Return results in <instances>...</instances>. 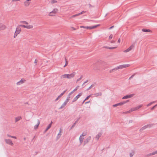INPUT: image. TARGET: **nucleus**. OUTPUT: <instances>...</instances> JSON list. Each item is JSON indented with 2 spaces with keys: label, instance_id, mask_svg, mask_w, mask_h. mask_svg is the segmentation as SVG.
Segmentation results:
<instances>
[{
  "label": "nucleus",
  "instance_id": "f257e3e1",
  "mask_svg": "<svg viewBox=\"0 0 157 157\" xmlns=\"http://www.w3.org/2000/svg\"><path fill=\"white\" fill-rule=\"evenodd\" d=\"M70 96H69V95H68L67 97V98L66 99V101H64V102L62 104L61 106L59 108V109H60L63 107H64L67 105V103L68 102V101L70 100Z\"/></svg>",
  "mask_w": 157,
  "mask_h": 157
},
{
  "label": "nucleus",
  "instance_id": "f03ea898",
  "mask_svg": "<svg viewBox=\"0 0 157 157\" xmlns=\"http://www.w3.org/2000/svg\"><path fill=\"white\" fill-rule=\"evenodd\" d=\"M142 106V105H140L139 106L134 108H132L130 109L129 111H127V112H128L129 113H130L136 110L139 109Z\"/></svg>",
  "mask_w": 157,
  "mask_h": 157
},
{
  "label": "nucleus",
  "instance_id": "7ed1b4c3",
  "mask_svg": "<svg viewBox=\"0 0 157 157\" xmlns=\"http://www.w3.org/2000/svg\"><path fill=\"white\" fill-rule=\"evenodd\" d=\"M130 66V65L129 64H123L120 66H119L116 67L117 69H122L123 68L128 67Z\"/></svg>",
  "mask_w": 157,
  "mask_h": 157
},
{
  "label": "nucleus",
  "instance_id": "20e7f679",
  "mask_svg": "<svg viewBox=\"0 0 157 157\" xmlns=\"http://www.w3.org/2000/svg\"><path fill=\"white\" fill-rule=\"evenodd\" d=\"M82 93H79L77 96H76L73 99L72 102H74L76 101L77 99L82 95Z\"/></svg>",
  "mask_w": 157,
  "mask_h": 157
},
{
  "label": "nucleus",
  "instance_id": "39448f33",
  "mask_svg": "<svg viewBox=\"0 0 157 157\" xmlns=\"http://www.w3.org/2000/svg\"><path fill=\"white\" fill-rule=\"evenodd\" d=\"M91 139V137L90 136H88L86 139L84 141V144L83 146H84L86 144L88 143Z\"/></svg>",
  "mask_w": 157,
  "mask_h": 157
},
{
  "label": "nucleus",
  "instance_id": "423d86ee",
  "mask_svg": "<svg viewBox=\"0 0 157 157\" xmlns=\"http://www.w3.org/2000/svg\"><path fill=\"white\" fill-rule=\"evenodd\" d=\"M5 141L6 144H9L11 146H13V144L12 141L10 139H6Z\"/></svg>",
  "mask_w": 157,
  "mask_h": 157
},
{
  "label": "nucleus",
  "instance_id": "0eeeda50",
  "mask_svg": "<svg viewBox=\"0 0 157 157\" xmlns=\"http://www.w3.org/2000/svg\"><path fill=\"white\" fill-rule=\"evenodd\" d=\"M134 95V94H133L126 95L124 96L122 98V99H125L130 98H132V97Z\"/></svg>",
  "mask_w": 157,
  "mask_h": 157
},
{
  "label": "nucleus",
  "instance_id": "6e6552de",
  "mask_svg": "<svg viewBox=\"0 0 157 157\" xmlns=\"http://www.w3.org/2000/svg\"><path fill=\"white\" fill-rule=\"evenodd\" d=\"M58 9H55L53 11H51L49 13V16H53L54 15V14H51V13L55 14L58 11Z\"/></svg>",
  "mask_w": 157,
  "mask_h": 157
},
{
  "label": "nucleus",
  "instance_id": "1a4fd4ad",
  "mask_svg": "<svg viewBox=\"0 0 157 157\" xmlns=\"http://www.w3.org/2000/svg\"><path fill=\"white\" fill-rule=\"evenodd\" d=\"M134 47V45L133 44L131 45L130 47L127 49L126 50L124 51V52H129L130 50H132V49L133 48V47Z\"/></svg>",
  "mask_w": 157,
  "mask_h": 157
},
{
  "label": "nucleus",
  "instance_id": "9d476101",
  "mask_svg": "<svg viewBox=\"0 0 157 157\" xmlns=\"http://www.w3.org/2000/svg\"><path fill=\"white\" fill-rule=\"evenodd\" d=\"M52 122V121L51 123L48 125L46 128L45 129V131H44V133H45L51 127Z\"/></svg>",
  "mask_w": 157,
  "mask_h": 157
},
{
  "label": "nucleus",
  "instance_id": "9b49d317",
  "mask_svg": "<svg viewBox=\"0 0 157 157\" xmlns=\"http://www.w3.org/2000/svg\"><path fill=\"white\" fill-rule=\"evenodd\" d=\"M25 81V80L24 79L22 78L21 80L17 82V85H20L24 83Z\"/></svg>",
  "mask_w": 157,
  "mask_h": 157
},
{
  "label": "nucleus",
  "instance_id": "f8f14e48",
  "mask_svg": "<svg viewBox=\"0 0 157 157\" xmlns=\"http://www.w3.org/2000/svg\"><path fill=\"white\" fill-rule=\"evenodd\" d=\"M21 28H20V27L18 25L17 28L16 29V31L15 32H16L17 33L19 34L21 32Z\"/></svg>",
  "mask_w": 157,
  "mask_h": 157
},
{
  "label": "nucleus",
  "instance_id": "ddd939ff",
  "mask_svg": "<svg viewBox=\"0 0 157 157\" xmlns=\"http://www.w3.org/2000/svg\"><path fill=\"white\" fill-rule=\"evenodd\" d=\"M30 1L29 0H26L24 2L25 6H28L30 3Z\"/></svg>",
  "mask_w": 157,
  "mask_h": 157
},
{
  "label": "nucleus",
  "instance_id": "4468645a",
  "mask_svg": "<svg viewBox=\"0 0 157 157\" xmlns=\"http://www.w3.org/2000/svg\"><path fill=\"white\" fill-rule=\"evenodd\" d=\"M102 134V133L99 132L97 135H96L95 137V139H96L97 140H98L99 138L101 136Z\"/></svg>",
  "mask_w": 157,
  "mask_h": 157
},
{
  "label": "nucleus",
  "instance_id": "2eb2a0df",
  "mask_svg": "<svg viewBox=\"0 0 157 157\" xmlns=\"http://www.w3.org/2000/svg\"><path fill=\"white\" fill-rule=\"evenodd\" d=\"M40 124V121L39 120H37V124L34 126V129L35 130L36 129L38 128V127Z\"/></svg>",
  "mask_w": 157,
  "mask_h": 157
},
{
  "label": "nucleus",
  "instance_id": "dca6fc26",
  "mask_svg": "<svg viewBox=\"0 0 157 157\" xmlns=\"http://www.w3.org/2000/svg\"><path fill=\"white\" fill-rule=\"evenodd\" d=\"M142 31L144 32H151L152 31L148 29H143L142 30Z\"/></svg>",
  "mask_w": 157,
  "mask_h": 157
},
{
  "label": "nucleus",
  "instance_id": "f3484780",
  "mask_svg": "<svg viewBox=\"0 0 157 157\" xmlns=\"http://www.w3.org/2000/svg\"><path fill=\"white\" fill-rule=\"evenodd\" d=\"M75 74L76 73H75V72H73L72 73H71L70 74H69V77L70 78L69 79H71V78L74 77L75 75Z\"/></svg>",
  "mask_w": 157,
  "mask_h": 157
},
{
  "label": "nucleus",
  "instance_id": "a211bd4d",
  "mask_svg": "<svg viewBox=\"0 0 157 157\" xmlns=\"http://www.w3.org/2000/svg\"><path fill=\"white\" fill-rule=\"evenodd\" d=\"M69 74H64L62 75L61 78H62V77L63 78H67L69 79L70 78L69 77Z\"/></svg>",
  "mask_w": 157,
  "mask_h": 157
},
{
  "label": "nucleus",
  "instance_id": "6ab92c4d",
  "mask_svg": "<svg viewBox=\"0 0 157 157\" xmlns=\"http://www.w3.org/2000/svg\"><path fill=\"white\" fill-rule=\"evenodd\" d=\"M79 87V86H78L77 87H76L68 95H69V96L71 95V94H72L75 91L77 90L78 89V87Z\"/></svg>",
  "mask_w": 157,
  "mask_h": 157
},
{
  "label": "nucleus",
  "instance_id": "aec40b11",
  "mask_svg": "<svg viewBox=\"0 0 157 157\" xmlns=\"http://www.w3.org/2000/svg\"><path fill=\"white\" fill-rule=\"evenodd\" d=\"M104 48H106L109 49H115L117 47H109L107 46H104L103 47Z\"/></svg>",
  "mask_w": 157,
  "mask_h": 157
},
{
  "label": "nucleus",
  "instance_id": "412c9836",
  "mask_svg": "<svg viewBox=\"0 0 157 157\" xmlns=\"http://www.w3.org/2000/svg\"><path fill=\"white\" fill-rule=\"evenodd\" d=\"M102 93L101 92H99L96 93L94 94V95L96 97H98V96H101L102 95Z\"/></svg>",
  "mask_w": 157,
  "mask_h": 157
},
{
  "label": "nucleus",
  "instance_id": "4be33fe9",
  "mask_svg": "<svg viewBox=\"0 0 157 157\" xmlns=\"http://www.w3.org/2000/svg\"><path fill=\"white\" fill-rule=\"evenodd\" d=\"M15 122H17L19 121L21 119H22V118L21 116H18V117H15Z\"/></svg>",
  "mask_w": 157,
  "mask_h": 157
},
{
  "label": "nucleus",
  "instance_id": "5701e85b",
  "mask_svg": "<svg viewBox=\"0 0 157 157\" xmlns=\"http://www.w3.org/2000/svg\"><path fill=\"white\" fill-rule=\"evenodd\" d=\"M6 28L5 26L2 24H0V30H3Z\"/></svg>",
  "mask_w": 157,
  "mask_h": 157
},
{
  "label": "nucleus",
  "instance_id": "b1692460",
  "mask_svg": "<svg viewBox=\"0 0 157 157\" xmlns=\"http://www.w3.org/2000/svg\"><path fill=\"white\" fill-rule=\"evenodd\" d=\"M147 128V127L146 125H145L144 126H143V127H142L141 129H140V132H141Z\"/></svg>",
  "mask_w": 157,
  "mask_h": 157
},
{
  "label": "nucleus",
  "instance_id": "393cba45",
  "mask_svg": "<svg viewBox=\"0 0 157 157\" xmlns=\"http://www.w3.org/2000/svg\"><path fill=\"white\" fill-rule=\"evenodd\" d=\"M117 70V68L116 67L112 69H111V70H110V71H109V72L111 73H112L113 72H114L115 71H116Z\"/></svg>",
  "mask_w": 157,
  "mask_h": 157
},
{
  "label": "nucleus",
  "instance_id": "a878e982",
  "mask_svg": "<svg viewBox=\"0 0 157 157\" xmlns=\"http://www.w3.org/2000/svg\"><path fill=\"white\" fill-rule=\"evenodd\" d=\"M62 94H60L55 99V101H58L59 99L63 96Z\"/></svg>",
  "mask_w": 157,
  "mask_h": 157
},
{
  "label": "nucleus",
  "instance_id": "bb28decb",
  "mask_svg": "<svg viewBox=\"0 0 157 157\" xmlns=\"http://www.w3.org/2000/svg\"><path fill=\"white\" fill-rule=\"evenodd\" d=\"M99 25H100L98 24V25H94L93 26H91V27L90 26V29H95V28H96V27H98Z\"/></svg>",
  "mask_w": 157,
  "mask_h": 157
},
{
  "label": "nucleus",
  "instance_id": "cd10ccee",
  "mask_svg": "<svg viewBox=\"0 0 157 157\" xmlns=\"http://www.w3.org/2000/svg\"><path fill=\"white\" fill-rule=\"evenodd\" d=\"M80 28H86L87 29H90V26H81L80 27Z\"/></svg>",
  "mask_w": 157,
  "mask_h": 157
},
{
  "label": "nucleus",
  "instance_id": "c85d7f7f",
  "mask_svg": "<svg viewBox=\"0 0 157 157\" xmlns=\"http://www.w3.org/2000/svg\"><path fill=\"white\" fill-rule=\"evenodd\" d=\"M83 138H82L80 136L79 140L80 141V142L81 144H82L83 142Z\"/></svg>",
  "mask_w": 157,
  "mask_h": 157
},
{
  "label": "nucleus",
  "instance_id": "c756f323",
  "mask_svg": "<svg viewBox=\"0 0 157 157\" xmlns=\"http://www.w3.org/2000/svg\"><path fill=\"white\" fill-rule=\"evenodd\" d=\"M26 28L28 29L32 28L33 27V26L32 25H26Z\"/></svg>",
  "mask_w": 157,
  "mask_h": 157
},
{
  "label": "nucleus",
  "instance_id": "7c9ffc66",
  "mask_svg": "<svg viewBox=\"0 0 157 157\" xmlns=\"http://www.w3.org/2000/svg\"><path fill=\"white\" fill-rule=\"evenodd\" d=\"M147 127V128H150L152 127L153 125H154V124H150L146 125Z\"/></svg>",
  "mask_w": 157,
  "mask_h": 157
},
{
  "label": "nucleus",
  "instance_id": "2f4dec72",
  "mask_svg": "<svg viewBox=\"0 0 157 157\" xmlns=\"http://www.w3.org/2000/svg\"><path fill=\"white\" fill-rule=\"evenodd\" d=\"M65 64L64 65V66H63L64 67H66V66H67V64H68V61H67V59H66V57H65Z\"/></svg>",
  "mask_w": 157,
  "mask_h": 157
},
{
  "label": "nucleus",
  "instance_id": "473e14b6",
  "mask_svg": "<svg viewBox=\"0 0 157 157\" xmlns=\"http://www.w3.org/2000/svg\"><path fill=\"white\" fill-rule=\"evenodd\" d=\"M94 86V84H92L90 86L89 88H88L87 89V90H90L91 88H92V87H93Z\"/></svg>",
  "mask_w": 157,
  "mask_h": 157
},
{
  "label": "nucleus",
  "instance_id": "72a5a7b5",
  "mask_svg": "<svg viewBox=\"0 0 157 157\" xmlns=\"http://www.w3.org/2000/svg\"><path fill=\"white\" fill-rule=\"evenodd\" d=\"M20 23H23L26 25L28 24V22L25 21H20Z\"/></svg>",
  "mask_w": 157,
  "mask_h": 157
},
{
  "label": "nucleus",
  "instance_id": "f704fd0d",
  "mask_svg": "<svg viewBox=\"0 0 157 157\" xmlns=\"http://www.w3.org/2000/svg\"><path fill=\"white\" fill-rule=\"evenodd\" d=\"M155 101H152V102H151L150 103H149L147 105V107L149 106H150L151 104H153V103H155Z\"/></svg>",
  "mask_w": 157,
  "mask_h": 157
},
{
  "label": "nucleus",
  "instance_id": "c9c22d12",
  "mask_svg": "<svg viewBox=\"0 0 157 157\" xmlns=\"http://www.w3.org/2000/svg\"><path fill=\"white\" fill-rule=\"evenodd\" d=\"M119 105H120L119 103L113 105V106L114 107H115Z\"/></svg>",
  "mask_w": 157,
  "mask_h": 157
},
{
  "label": "nucleus",
  "instance_id": "e433bc0d",
  "mask_svg": "<svg viewBox=\"0 0 157 157\" xmlns=\"http://www.w3.org/2000/svg\"><path fill=\"white\" fill-rule=\"evenodd\" d=\"M120 105H122L125 104V102L124 101H121L119 103Z\"/></svg>",
  "mask_w": 157,
  "mask_h": 157
},
{
  "label": "nucleus",
  "instance_id": "4c0bfd02",
  "mask_svg": "<svg viewBox=\"0 0 157 157\" xmlns=\"http://www.w3.org/2000/svg\"><path fill=\"white\" fill-rule=\"evenodd\" d=\"M91 96V95H90L88 96H87L86 98L84 100V101H86Z\"/></svg>",
  "mask_w": 157,
  "mask_h": 157
},
{
  "label": "nucleus",
  "instance_id": "58836bf2",
  "mask_svg": "<svg viewBox=\"0 0 157 157\" xmlns=\"http://www.w3.org/2000/svg\"><path fill=\"white\" fill-rule=\"evenodd\" d=\"M18 26L20 27H22L24 28H26V25H18Z\"/></svg>",
  "mask_w": 157,
  "mask_h": 157
},
{
  "label": "nucleus",
  "instance_id": "ea45409f",
  "mask_svg": "<svg viewBox=\"0 0 157 157\" xmlns=\"http://www.w3.org/2000/svg\"><path fill=\"white\" fill-rule=\"evenodd\" d=\"M79 15V13H78V14H75V15H72V17H75L78 16Z\"/></svg>",
  "mask_w": 157,
  "mask_h": 157
},
{
  "label": "nucleus",
  "instance_id": "a19ab883",
  "mask_svg": "<svg viewBox=\"0 0 157 157\" xmlns=\"http://www.w3.org/2000/svg\"><path fill=\"white\" fill-rule=\"evenodd\" d=\"M157 153V151H153L152 153H151L152 155H154Z\"/></svg>",
  "mask_w": 157,
  "mask_h": 157
},
{
  "label": "nucleus",
  "instance_id": "79ce46f5",
  "mask_svg": "<svg viewBox=\"0 0 157 157\" xmlns=\"http://www.w3.org/2000/svg\"><path fill=\"white\" fill-rule=\"evenodd\" d=\"M157 106V105H155L153 107H152L151 109V110H153V109H154Z\"/></svg>",
  "mask_w": 157,
  "mask_h": 157
},
{
  "label": "nucleus",
  "instance_id": "37998d69",
  "mask_svg": "<svg viewBox=\"0 0 157 157\" xmlns=\"http://www.w3.org/2000/svg\"><path fill=\"white\" fill-rule=\"evenodd\" d=\"M19 34L17 33L16 32H15V33H14V36L13 37L14 38H15L17 35L18 34Z\"/></svg>",
  "mask_w": 157,
  "mask_h": 157
},
{
  "label": "nucleus",
  "instance_id": "c03bdc74",
  "mask_svg": "<svg viewBox=\"0 0 157 157\" xmlns=\"http://www.w3.org/2000/svg\"><path fill=\"white\" fill-rule=\"evenodd\" d=\"M82 77H83L81 75V77L80 78H78L77 79V82H78V81H79L82 78Z\"/></svg>",
  "mask_w": 157,
  "mask_h": 157
},
{
  "label": "nucleus",
  "instance_id": "a18cd8bd",
  "mask_svg": "<svg viewBox=\"0 0 157 157\" xmlns=\"http://www.w3.org/2000/svg\"><path fill=\"white\" fill-rule=\"evenodd\" d=\"M52 0L51 2L53 4L56 3L57 2V1H56V0Z\"/></svg>",
  "mask_w": 157,
  "mask_h": 157
},
{
  "label": "nucleus",
  "instance_id": "49530a36",
  "mask_svg": "<svg viewBox=\"0 0 157 157\" xmlns=\"http://www.w3.org/2000/svg\"><path fill=\"white\" fill-rule=\"evenodd\" d=\"M152 155L151 153L148 154L145 156V157H148Z\"/></svg>",
  "mask_w": 157,
  "mask_h": 157
},
{
  "label": "nucleus",
  "instance_id": "de8ad7c7",
  "mask_svg": "<svg viewBox=\"0 0 157 157\" xmlns=\"http://www.w3.org/2000/svg\"><path fill=\"white\" fill-rule=\"evenodd\" d=\"M86 135V133H83L80 136V137L82 136H85Z\"/></svg>",
  "mask_w": 157,
  "mask_h": 157
},
{
  "label": "nucleus",
  "instance_id": "09e8293b",
  "mask_svg": "<svg viewBox=\"0 0 157 157\" xmlns=\"http://www.w3.org/2000/svg\"><path fill=\"white\" fill-rule=\"evenodd\" d=\"M135 74L132 75L129 78V80H130L132 78H133V77L134 76Z\"/></svg>",
  "mask_w": 157,
  "mask_h": 157
},
{
  "label": "nucleus",
  "instance_id": "8fccbe9b",
  "mask_svg": "<svg viewBox=\"0 0 157 157\" xmlns=\"http://www.w3.org/2000/svg\"><path fill=\"white\" fill-rule=\"evenodd\" d=\"M113 35L112 34H111L109 36V40L113 38Z\"/></svg>",
  "mask_w": 157,
  "mask_h": 157
},
{
  "label": "nucleus",
  "instance_id": "3c124183",
  "mask_svg": "<svg viewBox=\"0 0 157 157\" xmlns=\"http://www.w3.org/2000/svg\"><path fill=\"white\" fill-rule=\"evenodd\" d=\"M86 12V11H82V12H81V13H79V14L80 15V14H82L83 13H84L85 12Z\"/></svg>",
  "mask_w": 157,
  "mask_h": 157
},
{
  "label": "nucleus",
  "instance_id": "603ef678",
  "mask_svg": "<svg viewBox=\"0 0 157 157\" xmlns=\"http://www.w3.org/2000/svg\"><path fill=\"white\" fill-rule=\"evenodd\" d=\"M79 119H80V118H78L77 119V120L74 123H75V124H76L77 123V122L79 120Z\"/></svg>",
  "mask_w": 157,
  "mask_h": 157
},
{
  "label": "nucleus",
  "instance_id": "864d4df0",
  "mask_svg": "<svg viewBox=\"0 0 157 157\" xmlns=\"http://www.w3.org/2000/svg\"><path fill=\"white\" fill-rule=\"evenodd\" d=\"M133 155V154L132 153H130V157H132Z\"/></svg>",
  "mask_w": 157,
  "mask_h": 157
},
{
  "label": "nucleus",
  "instance_id": "5fc2aeb1",
  "mask_svg": "<svg viewBox=\"0 0 157 157\" xmlns=\"http://www.w3.org/2000/svg\"><path fill=\"white\" fill-rule=\"evenodd\" d=\"M67 90L66 89L65 90H64L62 93L61 94H62V95H63L67 91Z\"/></svg>",
  "mask_w": 157,
  "mask_h": 157
},
{
  "label": "nucleus",
  "instance_id": "6e6d98bb",
  "mask_svg": "<svg viewBox=\"0 0 157 157\" xmlns=\"http://www.w3.org/2000/svg\"><path fill=\"white\" fill-rule=\"evenodd\" d=\"M88 82V80H87L82 85V86L84 85L85 83H87Z\"/></svg>",
  "mask_w": 157,
  "mask_h": 157
},
{
  "label": "nucleus",
  "instance_id": "4d7b16f0",
  "mask_svg": "<svg viewBox=\"0 0 157 157\" xmlns=\"http://www.w3.org/2000/svg\"><path fill=\"white\" fill-rule=\"evenodd\" d=\"M71 28L73 30H75L76 29L75 28L72 27H71Z\"/></svg>",
  "mask_w": 157,
  "mask_h": 157
},
{
  "label": "nucleus",
  "instance_id": "13d9d810",
  "mask_svg": "<svg viewBox=\"0 0 157 157\" xmlns=\"http://www.w3.org/2000/svg\"><path fill=\"white\" fill-rule=\"evenodd\" d=\"M120 41H121V39L120 38H119L117 42L118 43H120Z\"/></svg>",
  "mask_w": 157,
  "mask_h": 157
},
{
  "label": "nucleus",
  "instance_id": "bf43d9fd",
  "mask_svg": "<svg viewBox=\"0 0 157 157\" xmlns=\"http://www.w3.org/2000/svg\"><path fill=\"white\" fill-rule=\"evenodd\" d=\"M114 27V26H112L109 28V29H111Z\"/></svg>",
  "mask_w": 157,
  "mask_h": 157
},
{
  "label": "nucleus",
  "instance_id": "052dcab7",
  "mask_svg": "<svg viewBox=\"0 0 157 157\" xmlns=\"http://www.w3.org/2000/svg\"><path fill=\"white\" fill-rule=\"evenodd\" d=\"M37 62V59H35L34 62V63H36Z\"/></svg>",
  "mask_w": 157,
  "mask_h": 157
},
{
  "label": "nucleus",
  "instance_id": "680f3d73",
  "mask_svg": "<svg viewBox=\"0 0 157 157\" xmlns=\"http://www.w3.org/2000/svg\"><path fill=\"white\" fill-rule=\"evenodd\" d=\"M124 101L125 102V104L128 102L129 101V100H127L126 101Z\"/></svg>",
  "mask_w": 157,
  "mask_h": 157
},
{
  "label": "nucleus",
  "instance_id": "e2e57ef3",
  "mask_svg": "<svg viewBox=\"0 0 157 157\" xmlns=\"http://www.w3.org/2000/svg\"><path fill=\"white\" fill-rule=\"evenodd\" d=\"M19 1V0H12V2H16V1Z\"/></svg>",
  "mask_w": 157,
  "mask_h": 157
},
{
  "label": "nucleus",
  "instance_id": "0e129e2a",
  "mask_svg": "<svg viewBox=\"0 0 157 157\" xmlns=\"http://www.w3.org/2000/svg\"><path fill=\"white\" fill-rule=\"evenodd\" d=\"M11 137L13 138H15V139L17 138V137L16 136H11Z\"/></svg>",
  "mask_w": 157,
  "mask_h": 157
},
{
  "label": "nucleus",
  "instance_id": "69168bd1",
  "mask_svg": "<svg viewBox=\"0 0 157 157\" xmlns=\"http://www.w3.org/2000/svg\"><path fill=\"white\" fill-rule=\"evenodd\" d=\"M115 41L114 40H112L111 41V43H113L115 42Z\"/></svg>",
  "mask_w": 157,
  "mask_h": 157
},
{
  "label": "nucleus",
  "instance_id": "338daca9",
  "mask_svg": "<svg viewBox=\"0 0 157 157\" xmlns=\"http://www.w3.org/2000/svg\"><path fill=\"white\" fill-rule=\"evenodd\" d=\"M74 127L72 125L71 127V128H70V130H71Z\"/></svg>",
  "mask_w": 157,
  "mask_h": 157
},
{
  "label": "nucleus",
  "instance_id": "774afa93",
  "mask_svg": "<svg viewBox=\"0 0 157 157\" xmlns=\"http://www.w3.org/2000/svg\"><path fill=\"white\" fill-rule=\"evenodd\" d=\"M60 136H58L57 135V139H59V138H60Z\"/></svg>",
  "mask_w": 157,
  "mask_h": 157
}]
</instances>
